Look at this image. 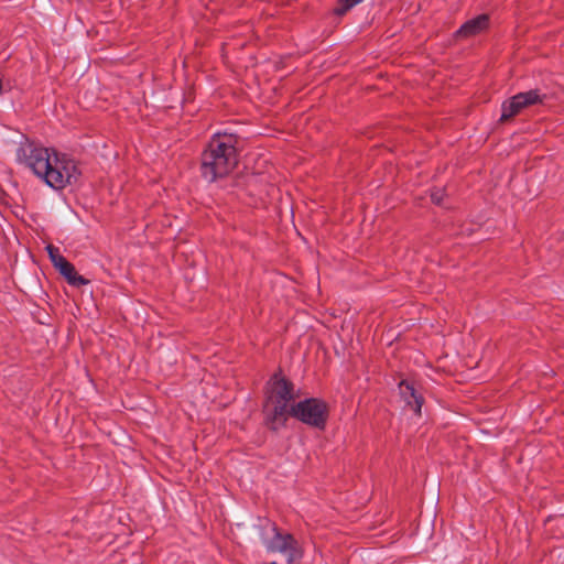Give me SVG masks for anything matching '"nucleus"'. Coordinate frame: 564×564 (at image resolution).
<instances>
[{"mask_svg": "<svg viewBox=\"0 0 564 564\" xmlns=\"http://www.w3.org/2000/svg\"><path fill=\"white\" fill-rule=\"evenodd\" d=\"M18 159L54 189H63L76 183L80 175L73 159L33 143L21 145L18 150Z\"/></svg>", "mask_w": 564, "mask_h": 564, "instance_id": "1", "label": "nucleus"}, {"mask_svg": "<svg viewBox=\"0 0 564 564\" xmlns=\"http://www.w3.org/2000/svg\"><path fill=\"white\" fill-rule=\"evenodd\" d=\"M238 137L232 133H216L202 154V175L208 182L229 174L237 164Z\"/></svg>", "mask_w": 564, "mask_h": 564, "instance_id": "2", "label": "nucleus"}, {"mask_svg": "<svg viewBox=\"0 0 564 564\" xmlns=\"http://www.w3.org/2000/svg\"><path fill=\"white\" fill-rule=\"evenodd\" d=\"M296 398L294 384L281 373H274L268 382L264 404L265 423L269 429L278 431L285 425Z\"/></svg>", "mask_w": 564, "mask_h": 564, "instance_id": "3", "label": "nucleus"}, {"mask_svg": "<svg viewBox=\"0 0 564 564\" xmlns=\"http://www.w3.org/2000/svg\"><path fill=\"white\" fill-rule=\"evenodd\" d=\"M328 415L327 404L321 399L308 398L292 405L290 416L316 429H324Z\"/></svg>", "mask_w": 564, "mask_h": 564, "instance_id": "4", "label": "nucleus"}, {"mask_svg": "<svg viewBox=\"0 0 564 564\" xmlns=\"http://www.w3.org/2000/svg\"><path fill=\"white\" fill-rule=\"evenodd\" d=\"M273 536L263 541L265 549L271 553H281L289 564H296L303 556L297 540L290 533H283L275 524L272 525Z\"/></svg>", "mask_w": 564, "mask_h": 564, "instance_id": "5", "label": "nucleus"}, {"mask_svg": "<svg viewBox=\"0 0 564 564\" xmlns=\"http://www.w3.org/2000/svg\"><path fill=\"white\" fill-rule=\"evenodd\" d=\"M545 98V95H541L538 89L519 93L505 101L501 106L500 121H507L518 115L522 109L541 104Z\"/></svg>", "mask_w": 564, "mask_h": 564, "instance_id": "6", "label": "nucleus"}, {"mask_svg": "<svg viewBox=\"0 0 564 564\" xmlns=\"http://www.w3.org/2000/svg\"><path fill=\"white\" fill-rule=\"evenodd\" d=\"M545 98V95H541L538 89L519 93L505 101L501 106L500 121H507L518 115L522 109L541 104Z\"/></svg>", "mask_w": 564, "mask_h": 564, "instance_id": "7", "label": "nucleus"}, {"mask_svg": "<svg viewBox=\"0 0 564 564\" xmlns=\"http://www.w3.org/2000/svg\"><path fill=\"white\" fill-rule=\"evenodd\" d=\"M489 18L487 14H480L466 21L455 33L456 37L468 39L481 33L488 28Z\"/></svg>", "mask_w": 564, "mask_h": 564, "instance_id": "8", "label": "nucleus"}, {"mask_svg": "<svg viewBox=\"0 0 564 564\" xmlns=\"http://www.w3.org/2000/svg\"><path fill=\"white\" fill-rule=\"evenodd\" d=\"M399 390L402 399L406 403L408 406L413 409L416 414H421V409L423 404V397L419 393L414 387L405 381H402L399 384Z\"/></svg>", "mask_w": 564, "mask_h": 564, "instance_id": "9", "label": "nucleus"}, {"mask_svg": "<svg viewBox=\"0 0 564 564\" xmlns=\"http://www.w3.org/2000/svg\"><path fill=\"white\" fill-rule=\"evenodd\" d=\"M59 265L56 270L67 280V282L73 286H83L89 283V280L79 275L75 269V267L66 259L59 260Z\"/></svg>", "mask_w": 564, "mask_h": 564, "instance_id": "10", "label": "nucleus"}, {"mask_svg": "<svg viewBox=\"0 0 564 564\" xmlns=\"http://www.w3.org/2000/svg\"><path fill=\"white\" fill-rule=\"evenodd\" d=\"M364 0H338L336 8L334 9V13L337 15H344L351 8L362 2Z\"/></svg>", "mask_w": 564, "mask_h": 564, "instance_id": "11", "label": "nucleus"}, {"mask_svg": "<svg viewBox=\"0 0 564 564\" xmlns=\"http://www.w3.org/2000/svg\"><path fill=\"white\" fill-rule=\"evenodd\" d=\"M46 250L55 269L59 265V260H66V258L59 253L58 248L53 245L46 246Z\"/></svg>", "mask_w": 564, "mask_h": 564, "instance_id": "12", "label": "nucleus"}, {"mask_svg": "<svg viewBox=\"0 0 564 564\" xmlns=\"http://www.w3.org/2000/svg\"><path fill=\"white\" fill-rule=\"evenodd\" d=\"M444 198V191L441 188L431 192V199L434 204L441 205Z\"/></svg>", "mask_w": 564, "mask_h": 564, "instance_id": "13", "label": "nucleus"}, {"mask_svg": "<svg viewBox=\"0 0 564 564\" xmlns=\"http://www.w3.org/2000/svg\"><path fill=\"white\" fill-rule=\"evenodd\" d=\"M268 564H278V563H276V562H270V563H268Z\"/></svg>", "mask_w": 564, "mask_h": 564, "instance_id": "14", "label": "nucleus"}]
</instances>
